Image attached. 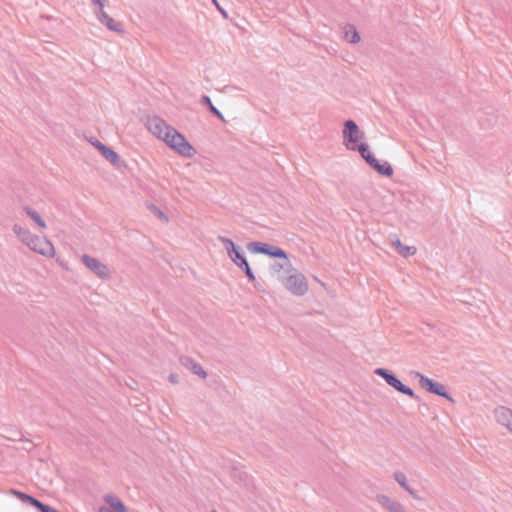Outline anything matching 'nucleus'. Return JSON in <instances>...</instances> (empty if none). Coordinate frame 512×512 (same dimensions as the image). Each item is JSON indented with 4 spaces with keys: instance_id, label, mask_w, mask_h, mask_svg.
<instances>
[{
    "instance_id": "nucleus-1",
    "label": "nucleus",
    "mask_w": 512,
    "mask_h": 512,
    "mask_svg": "<svg viewBox=\"0 0 512 512\" xmlns=\"http://www.w3.org/2000/svg\"><path fill=\"white\" fill-rule=\"evenodd\" d=\"M162 141L184 158H192L196 154V149L186 140L184 135L169 125L165 126Z\"/></svg>"
},
{
    "instance_id": "nucleus-2",
    "label": "nucleus",
    "mask_w": 512,
    "mask_h": 512,
    "mask_svg": "<svg viewBox=\"0 0 512 512\" xmlns=\"http://www.w3.org/2000/svg\"><path fill=\"white\" fill-rule=\"evenodd\" d=\"M218 239L221 243H223L227 255L231 259V261L245 272L246 276L250 281H254L255 276L250 268L247 259L245 258L241 250V247L237 246L231 239L227 237L219 236Z\"/></svg>"
},
{
    "instance_id": "nucleus-3",
    "label": "nucleus",
    "mask_w": 512,
    "mask_h": 512,
    "mask_svg": "<svg viewBox=\"0 0 512 512\" xmlns=\"http://www.w3.org/2000/svg\"><path fill=\"white\" fill-rule=\"evenodd\" d=\"M283 286L295 296H303L307 293L309 286L306 277L295 268L292 273L282 280Z\"/></svg>"
},
{
    "instance_id": "nucleus-4",
    "label": "nucleus",
    "mask_w": 512,
    "mask_h": 512,
    "mask_svg": "<svg viewBox=\"0 0 512 512\" xmlns=\"http://www.w3.org/2000/svg\"><path fill=\"white\" fill-rule=\"evenodd\" d=\"M357 151L361 157L369 164L371 168L377 171L380 175L390 177L393 174V168L388 162L381 163L377 160L374 155L370 152L369 146L365 143L359 144Z\"/></svg>"
},
{
    "instance_id": "nucleus-5",
    "label": "nucleus",
    "mask_w": 512,
    "mask_h": 512,
    "mask_svg": "<svg viewBox=\"0 0 512 512\" xmlns=\"http://www.w3.org/2000/svg\"><path fill=\"white\" fill-rule=\"evenodd\" d=\"M363 137L364 133L353 120L344 123L343 141L347 149L357 151L358 143Z\"/></svg>"
},
{
    "instance_id": "nucleus-6",
    "label": "nucleus",
    "mask_w": 512,
    "mask_h": 512,
    "mask_svg": "<svg viewBox=\"0 0 512 512\" xmlns=\"http://www.w3.org/2000/svg\"><path fill=\"white\" fill-rule=\"evenodd\" d=\"M374 373L382 377L386 381V383L389 386L393 387L396 391L404 395H407L413 399L417 398L414 391L410 387L404 385L390 370L385 368H377L375 369Z\"/></svg>"
},
{
    "instance_id": "nucleus-7",
    "label": "nucleus",
    "mask_w": 512,
    "mask_h": 512,
    "mask_svg": "<svg viewBox=\"0 0 512 512\" xmlns=\"http://www.w3.org/2000/svg\"><path fill=\"white\" fill-rule=\"evenodd\" d=\"M416 377L419 378L420 386L426 389L428 392L444 397L449 401H453V398L446 392L444 385L428 378L419 372H416Z\"/></svg>"
},
{
    "instance_id": "nucleus-8",
    "label": "nucleus",
    "mask_w": 512,
    "mask_h": 512,
    "mask_svg": "<svg viewBox=\"0 0 512 512\" xmlns=\"http://www.w3.org/2000/svg\"><path fill=\"white\" fill-rule=\"evenodd\" d=\"M10 494L16 496L22 503L34 507L38 512H59L50 505L44 504L35 497L16 489H10Z\"/></svg>"
},
{
    "instance_id": "nucleus-9",
    "label": "nucleus",
    "mask_w": 512,
    "mask_h": 512,
    "mask_svg": "<svg viewBox=\"0 0 512 512\" xmlns=\"http://www.w3.org/2000/svg\"><path fill=\"white\" fill-rule=\"evenodd\" d=\"M248 250L253 253H261L274 258L286 259V252L277 247L262 242H250L247 245Z\"/></svg>"
},
{
    "instance_id": "nucleus-10",
    "label": "nucleus",
    "mask_w": 512,
    "mask_h": 512,
    "mask_svg": "<svg viewBox=\"0 0 512 512\" xmlns=\"http://www.w3.org/2000/svg\"><path fill=\"white\" fill-rule=\"evenodd\" d=\"M26 245L33 251L44 255L52 256L54 254V247L52 243L46 238L39 237L32 234Z\"/></svg>"
},
{
    "instance_id": "nucleus-11",
    "label": "nucleus",
    "mask_w": 512,
    "mask_h": 512,
    "mask_svg": "<svg viewBox=\"0 0 512 512\" xmlns=\"http://www.w3.org/2000/svg\"><path fill=\"white\" fill-rule=\"evenodd\" d=\"M81 259L84 265L96 276L102 279H107L110 277L108 267L104 263L100 262L98 259L88 254L82 255Z\"/></svg>"
},
{
    "instance_id": "nucleus-12",
    "label": "nucleus",
    "mask_w": 512,
    "mask_h": 512,
    "mask_svg": "<svg viewBox=\"0 0 512 512\" xmlns=\"http://www.w3.org/2000/svg\"><path fill=\"white\" fill-rule=\"evenodd\" d=\"M375 501L386 512H407L405 506L401 502L386 494H377L375 496Z\"/></svg>"
},
{
    "instance_id": "nucleus-13",
    "label": "nucleus",
    "mask_w": 512,
    "mask_h": 512,
    "mask_svg": "<svg viewBox=\"0 0 512 512\" xmlns=\"http://www.w3.org/2000/svg\"><path fill=\"white\" fill-rule=\"evenodd\" d=\"M90 143L95 148H97L101 152L102 156L107 161H109L112 165H114V166H118L119 165L120 157H119V155L113 149H111L110 147L104 145L103 143H101L97 139H91Z\"/></svg>"
},
{
    "instance_id": "nucleus-14",
    "label": "nucleus",
    "mask_w": 512,
    "mask_h": 512,
    "mask_svg": "<svg viewBox=\"0 0 512 512\" xmlns=\"http://www.w3.org/2000/svg\"><path fill=\"white\" fill-rule=\"evenodd\" d=\"M141 122L157 139H160V118L149 112L141 116Z\"/></svg>"
},
{
    "instance_id": "nucleus-15",
    "label": "nucleus",
    "mask_w": 512,
    "mask_h": 512,
    "mask_svg": "<svg viewBox=\"0 0 512 512\" xmlns=\"http://www.w3.org/2000/svg\"><path fill=\"white\" fill-rule=\"evenodd\" d=\"M496 421L512 432V410L505 406H499L494 410Z\"/></svg>"
},
{
    "instance_id": "nucleus-16",
    "label": "nucleus",
    "mask_w": 512,
    "mask_h": 512,
    "mask_svg": "<svg viewBox=\"0 0 512 512\" xmlns=\"http://www.w3.org/2000/svg\"><path fill=\"white\" fill-rule=\"evenodd\" d=\"M179 361H180V364L184 368H186L187 370H189L193 374L199 376L201 379H206L207 378V372L193 358H191L189 356H181Z\"/></svg>"
},
{
    "instance_id": "nucleus-17",
    "label": "nucleus",
    "mask_w": 512,
    "mask_h": 512,
    "mask_svg": "<svg viewBox=\"0 0 512 512\" xmlns=\"http://www.w3.org/2000/svg\"><path fill=\"white\" fill-rule=\"evenodd\" d=\"M97 19L103 24L107 29L113 32L122 33L123 28L121 23L116 22L112 17H110L104 10H97L95 12Z\"/></svg>"
},
{
    "instance_id": "nucleus-18",
    "label": "nucleus",
    "mask_w": 512,
    "mask_h": 512,
    "mask_svg": "<svg viewBox=\"0 0 512 512\" xmlns=\"http://www.w3.org/2000/svg\"><path fill=\"white\" fill-rule=\"evenodd\" d=\"M394 480L403 488L411 497L418 500L419 496L414 489L410 487L406 475L402 471H395L393 473Z\"/></svg>"
},
{
    "instance_id": "nucleus-19",
    "label": "nucleus",
    "mask_w": 512,
    "mask_h": 512,
    "mask_svg": "<svg viewBox=\"0 0 512 512\" xmlns=\"http://www.w3.org/2000/svg\"><path fill=\"white\" fill-rule=\"evenodd\" d=\"M392 245L397 249L398 253L403 257H409L416 254V247L403 245L402 242L395 237L392 239Z\"/></svg>"
},
{
    "instance_id": "nucleus-20",
    "label": "nucleus",
    "mask_w": 512,
    "mask_h": 512,
    "mask_svg": "<svg viewBox=\"0 0 512 512\" xmlns=\"http://www.w3.org/2000/svg\"><path fill=\"white\" fill-rule=\"evenodd\" d=\"M344 38L347 42L351 44H357L360 41V35L356 29V27L352 24H347L344 26Z\"/></svg>"
},
{
    "instance_id": "nucleus-21",
    "label": "nucleus",
    "mask_w": 512,
    "mask_h": 512,
    "mask_svg": "<svg viewBox=\"0 0 512 512\" xmlns=\"http://www.w3.org/2000/svg\"><path fill=\"white\" fill-rule=\"evenodd\" d=\"M106 503L112 507L116 512H126V507L123 502L115 495L105 496Z\"/></svg>"
},
{
    "instance_id": "nucleus-22",
    "label": "nucleus",
    "mask_w": 512,
    "mask_h": 512,
    "mask_svg": "<svg viewBox=\"0 0 512 512\" xmlns=\"http://www.w3.org/2000/svg\"><path fill=\"white\" fill-rule=\"evenodd\" d=\"M202 105H206L210 112L218 117L221 121H225L223 114L213 105L211 99L207 95H203L200 99Z\"/></svg>"
},
{
    "instance_id": "nucleus-23",
    "label": "nucleus",
    "mask_w": 512,
    "mask_h": 512,
    "mask_svg": "<svg viewBox=\"0 0 512 512\" xmlns=\"http://www.w3.org/2000/svg\"><path fill=\"white\" fill-rule=\"evenodd\" d=\"M12 231L20 238V240L26 244L31 237L32 233L26 229L20 226L19 224H14L12 227Z\"/></svg>"
},
{
    "instance_id": "nucleus-24",
    "label": "nucleus",
    "mask_w": 512,
    "mask_h": 512,
    "mask_svg": "<svg viewBox=\"0 0 512 512\" xmlns=\"http://www.w3.org/2000/svg\"><path fill=\"white\" fill-rule=\"evenodd\" d=\"M284 261L281 263H274L272 265V270L276 273H279L281 270H285L287 273H291L292 270H294L291 262L288 259V256L286 255V259H283Z\"/></svg>"
},
{
    "instance_id": "nucleus-25",
    "label": "nucleus",
    "mask_w": 512,
    "mask_h": 512,
    "mask_svg": "<svg viewBox=\"0 0 512 512\" xmlns=\"http://www.w3.org/2000/svg\"><path fill=\"white\" fill-rule=\"evenodd\" d=\"M24 211L27 214V216H29L32 220H34L37 223V225L39 227H41V228L46 227L44 220L41 218L40 214L37 211H35L34 209H32L30 207H25Z\"/></svg>"
},
{
    "instance_id": "nucleus-26",
    "label": "nucleus",
    "mask_w": 512,
    "mask_h": 512,
    "mask_svg": "<svg viewBox=\"0 0 512 512\" xmlns=\"http://www.w3.org/2000/svg\"><path fill=\"white\" fill-rule=\"evenodd\" d=\"M148 208L153 211V213L160 218V209L155 204H148Z\"/></svg>"
},
{
    "instance_id": "nucleus-27",
    "label": "nucleus",
    "mask_w": 512,
    "mask_h": 512,
    "mask_svg": "<svg viewBox=\"0 0 512 512\" xmlns=\"http://www.w3.org/2000/svg\"><path fill=\"white\" fill-rule=\"evenodd\" d=\"M92 2L99 6V10H104L107 0H92Z\"/></svg>"
},
{
    "instance_id": "nucleus-28",
    "label": "nucleus",
    "mask_w": 512,
    "mask_h": 512,
    "mask_svg": "<svg viewBox=\"0 0 512 512\" xmlns=\"http://www.w3.org/2000/svg\"><path fill=\"white\" fill-rule=\"evenodd\" d=\"M169 380L173 383V384H177L179 382V377L177 374H170L169 376Z\"/></svg>"
},
{
    "instance_id": "nucleus-29",
    "label": "nucleus",
    "mask_w": 512,
    "mask_h": 512,
    "mask_svg": "<svg viewBox=\"0 0 512 512\" xmlns=\"http://www.w3.org/2000/svg\"><path fill=\"white\" fill-rule=\"evenodd\" d=\"M217 9L221 12V14H222L225 18H227V13H226V11H225L224 9H222L220 5H218V6H217Z\"/></svg>"
},
{
    "instance_id": "nucleus-30",
    "label": "nucleus",
    "mask_w": 512,
    "mask_h": 512,
    "mask_svg": "<svg viewBox=\"0 0 512 512\" xmlns=\"http://www.w3.org/2000/svg\"><path fill=\"white\" fill-rule=\"evenodd\" d=\"M161 217H162V221H168L167 216L163 212L161 214Z\"/></svg>"
},
{
    "instance_id": "nucleus-31",
    "label": "nucleus",
    "mask_w": 512,
    "mask_h": 512,
    "mask_svg": "<svg viewBox=\"0 0 512 512\" xmlns=\"http://www.w3.org/2000/svg\"><path fill=\"white\" fill-rule=\"evenodd\" d=\"M316 280L320 283V285H321L322 287H324L325 289L327 288V287H326V284H325L324 282H322L321 280H319V279H317V278H316Z\"/></svg>"
},
{
    "instance_id": "nucleus-32",
    "label": "nucleus",
    "mask_w": 512,
    "mask_h": 512,
    "mask_svg": "<svg viewBox=\"0 0 512 512\" xmlns=\"http://www.w3.org/2000/svg\"><path fill=\"white\" fill-rule=\"evenodd\" d=\"M213 4L217 7L219 5L217 0H212Z\"/></svg>"
}]
</instances>
